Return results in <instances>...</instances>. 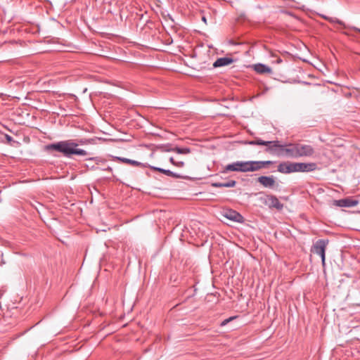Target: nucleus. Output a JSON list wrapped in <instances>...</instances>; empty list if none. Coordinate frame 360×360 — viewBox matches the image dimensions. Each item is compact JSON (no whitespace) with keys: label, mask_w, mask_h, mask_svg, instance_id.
Instances as JSON below:
<instances>
[{"label":"nucleus","mask_w":360,"mask_h":360,"mask_svg":"<svg viewBox=\"0 0 360 360\" xmlns=\"http://www.w3.org/2000/svg\"><path fill=\"white\" fill-rule=\"evenodd\" d=\"M273 164L272 161H253L254 171H259L262 168H264L266 165Z\"/></svg>","instance_id":"nucleus-16"},{"label":"nucleus","mask_w":360,"mask_h":360,"mask_svg":"<svg viewBox=\"0 0 360 360\" xmlns=\"http://www.w3.org/2000/svg\"><path fill=\"white\" fill-rule=\"evenodd\" d=\"M227 172H255L253 161H236L225 166L223 173Z\"/></svg>","instance_id":"nucleus-3"},{"label":"nucleus","mask_w":360,"mask_h":360,"mask_svg":"<svg viewBox=\"0 0 360 360\" xmlns=\"http://www.w3.org/2000/svg\"><path fill=\"white\" fill-rule=\"evenodd\" d=\"M236 317H230L229 319H226L225 320H224L221 323V326H225L226 324H227L229 321H231V320L234 319Z\"/></svg>","instance_id":"nucleus-22"},{"label":"nucleus","mask_w":360,"mask_h":360,"mask_svg":"<svg viewBox=\"0 0 360 360\" xmlns=\"http://www.w3.org/2000/svg\"><path fill=\"white\" fill-rule=\"evenodd\" d=\"M328 244V240L320 239L318 240L312 247V251L316 255H320L323 266L326 262V249Z\"/></svg>","instance_id":"nucleus-4"},{"label":"nucleus","mask_w":360,"mask_h":360,"mask_svg":"<svg viewBox=\"0 0 360 360\" xmlns=\"http://www.w3.org/2000/svg\"><path fill=\"white\" fill-rule=\"evenodd\" d=\"M224 216L229 220L236 222H243V217L236 211L229 210L225 211Z\"/></svg>","instance_id":"nucleus-11"},{"label":"nucleus","mask_w":360,"mask_h":360,"mask_svg":"<svg viewBox=\"0 0 360 360\" xmlns=\"http://www.w3.org/2000/svg\"><path fill=\"white\" fill-rule=\"evenodd\" d=\"M314 153V148L311 146L297 143V158L311 157Z\"/></svg>","instance_id":"nucleus-6"},{"label":"nucleus","mask_w":360,"mask_h":360,"mask_svg":"<svg viewBox=\"0 0 360 360\" xmlns=\"http://www.w3.org/2000/svg\"><path fill=\"white\" fill-rule=\"evenodd\" d=\"M171 150L178 154H188L191 153V149L189 148L175 147L172 148Z\"/></svg>","instance_id":"nucleus-18"},{"label":"nucleus","mask_w":360,"mask_h":360,"mask_svg":"<svg viewBox=\"0 0 360 360\" xmlns=\"http://www.w3.org/2000/svg\"><path fill=\"white\" fill-rule=\"evenodd\" d=\"M358 204V201L356 200L345 198L336 201V205L340 207H354Z\"/></svg>","instance_id":"nucleus-12"},{"label":"nucleus","mask_w":360,"mask_h":360,"mask_svg":"<svg viewBox=\"0 0 360 360\" xmlns=\"http://www.w3.org/2000/svg\"><path fill=\"white\" fill-rule=\"evenodd\" d=\"M335 22H338V23H339V24H342V22H341V21H340L339 20H336Z\"/></svg>","instance_id":"nucleus-27"},{"label":"nucleus","mask_w":360,"mask_h":360,"mask_svg":"<svg viewBox=\"0 0 360 360\" xmlns=\"http://www.w3.org/2000/svg\"><path fill=\"white\" fill-rule=\"evenodd\" d=\"M296 172H306L314 171L317 165L314 162H295Z\"/></svg>","instance_id":"nucleus-9"},{"label":"nucleus","mask_w":360,"mask_h":360,"mask_svg":"<svg viewBox=\"0 0 360 360\" xmlns=\"http://www.w3.org/2000/svg\"><path fill=\"white\" fill-rule=\"evenodd\" d=\"M257 182L265 188H274L276 186L274 176H261L258 177Z\"/></svg>","instance_id":"nucleus-8"},{"label":"nucleus","mask_w":360,"mask_h":360,"mask_svg":"<svg viewBox=\"0 0 360 360\" xmlns=\"http://www.w3.org/2000/svg\"><path fill=\"white\" fill-rule=\"evenodd\" d=\"M202 20L207 25V18L205 15H202L201 18Z\"/></svg>","instance_id":"nucleus-25"},{"label":"nucleus","mask_w":360,"mask_h":360,"mask_svg":"<svg viewBox=\"0 0 360 360\" xmlns=\"http://www.w3.org/2000/svg\"><path fill=\"white\" fill-rule=\"evenodd\" d=\"M233 60L231 58L224 57L218 58L213 64L214 68L226 66L233 63Z\"/></svg>","instance_id":"nucleus-13"},{"label":"nucleus","mask_w":360,"mask_h":360,"mask_svg":"<svg viewBox=\"0 0 360 360\" xmlns=\"http://www.w3.org/2000/svg\"><path fill=\"white\" fill-rule=\"evenodd\" d=\"M274 62L278 63V64H280V63H281L283 62V60L281 58L278 57Z\"/></svg>","instance_id":"nucleus-24"},{"label":"nucleus","mask_w":360,"mask_h":360,"mask_svg":"<svg viewBox=\"0 0 360 360\" xmlns=\"http://www.w3.org/2000/svg\"><path fill=\"white\" fill-rule=\"evenodd\" d=\"M236 181L234 180H230L224 183L216 182L213 183L212 186L215 188H221V187H227V188H233L236 186Z\"/></svg>","instance_id":"nucleus-17"},{"label":"nucleus","mask_w":360,"mask_h":360,"mask_svg":"<svg viewBox=\"0 0 360 360\" xmlns=\"http://www.w3.org/2000/svg\"><path fill=\"white\" fill-rule=\"evenodd\" d=\"M91 143L90 140L81 139L76 142L75 140L68 139L45 146L46 151H57L62 153L66 158H71L72 155L86 156L88 153L82 148H77L79 145Z\"/></svg>","instance_id":"nucleus-1"},{"label":"nucleus","mask_w":360,"mask_h":360,"mask_svg":"<svg viewBox=\"0 0 360 360\" xmlns=\"http://www.w3.org/2000/svg\"><path fill=\"white\" fill-rule=\"evenodd\" d=\"M169 162L173 165L176 166L178 167H182L184 166V162L183 161H176L172 157L169 158Z\"/></svg>","instance_id":"nucleus-21"},{"label":"nucleus","mask_w":360,"mask_h":360,"mask_svg":"<svg viewBox=\"0 0 360 360\" xmlns=\"http://www.w3.org/2000/svg\"><path fill=\"white\" fill-rule=\"evenodd\" d=\"M104 170L107 172H112V169L110 167H108L105 169H104Z\"/></svg>","instance_id":"nucleus-26"},{"label":"nucleus","mask_w":360,"mask_h":360,"mask_svg":"<svg viewBox=\"0 0 360 360\" xmlns=\"http://www.w3.org/2000/svg\"><path fill=\"white\" fill-rule=\"evenodd\" d=\"M128 165H130L134 167H143V168L148 167L146 164L142 163V162L136 161V160H131V159H130Z\"/></svg>","instance_id":"nucleus-19"},{"label":"nucleus","mask_w":360,"mask_h":360,"mask_svg":"<svg viewBox=\"0 0 360 360\" xmlns=\"http://www.w3.org/2000/svg\"><path fill=\"white\" fill-rule=\"evenodd\" d=\"M5 138L8 143H11L13 141V138L8 134H5Z\"/></svg>","instance_id":"nucleus-23"},{"label":"nucleus","mask_w":360,"mask_h":360,"mask_svg":"<svg viewBox=\"0 0 360 360\" xmlns=\"http://www.w3.org/2000/svg\"><path fill=\"white\" fill-rule=\"evenodd\" d=\"M254 70L259 74H270L271 73V69L266 65L258 63L255 65Z\"/></svg>","instance_id":"nucleus-15"},{"label":"nucleus","mask_w":360,"mask_h":360,"mask_svg":"<svg viewBox=\"0 0 360 360\" xmlns=\"http://www.w3.org/2000/svg\"><path fill=\"white\" fill-rule=\"evenodd\" d=\"M112 159L114 161H118L122 163L129 164L130 159L126 158H122L118 156H112Z\"/></svg>","instance_id":"nucleus-20"},{"label":"nucleus","mask_w":360,"mask_h":360,"mask_svg":"<svg viewBox=\"0 0 360 360\" xmlns=\"http://www.w3.org/2000/svg\"><path fill=\"white\" fill-rule=\"evenodd\" d=\"M359 32H360V30H359Z\"/></svg>","instance_id":"nucleus-28"},{"label":"nucleus","mask_w":360,"mask_h":360,"mask_svg":"<svg viewBox=\"0 0 360 360\" xmlns=\"http://www.w3.org/2000/svg\"><path fill=\"white\" fill-rule=\"evenodd\" d=\"M261 201L269 208H275L278 210H281L283 205L279 200L273 195H266L264 197L260 198Z\"/></svg>","instance_id":"nucleus-5"},{"label":"nucleus","mask_w":360,"mask_h":360,"mask_svg":"<svg viewBox=\"0 0 360 360\" xmlns=\"http://www.w3.org/2000/svg\"><path fill=\"white\" fill-rule=\"evenodd\" d=\"M295 162H281L278 166V171L283 174L296 172Z\"/></svg>","instance_id":"nucleus-10"},{"label":"nucleus","mask_w":360,"mask_h":360,"mask_svg":"<svg viewBox=\"0 0 360 360\" xmlns=\"http://www.w3.org/2000/svg\"><path fill=\"white\" fill-rule=\"evenodd\" d=\"M252 146H266L264 151L273 155L282 156L283 144L278 141H263L260 139H256L248 142Z\"/></svg>","instance_id":"nucleus-2"},{"label":"nucleus","mask_w":360,"mask_h":360,"mask_svg":"<svg viewBox=\"0 0 360 360\" xmlns=\"http://www.w3.org/2000/svg\"><path fill=\"white\" fill-rule=\"evenodd\" d=\"M282 156L297 158V143L283 144Z\"/></svg>","instance_id":"nucleus-7"},{"label":"nucleus","mask_w":360,"mask_h":360,"mask_svg":"<svg viewBox=\"0 0 360 360\" xmlns=\"http://www.w3.org/2000/svg\"><path fill=\"white\" fill-rule=\"evenodd\" d=\"M150 168L153 171L159 172L162 173L169 176H172V177H174V178L180 177V175L170 171L169 169H162L160 167H153V166H150Z\"/></svg>","instance_id":"nucleus-14"}]
</instances>
